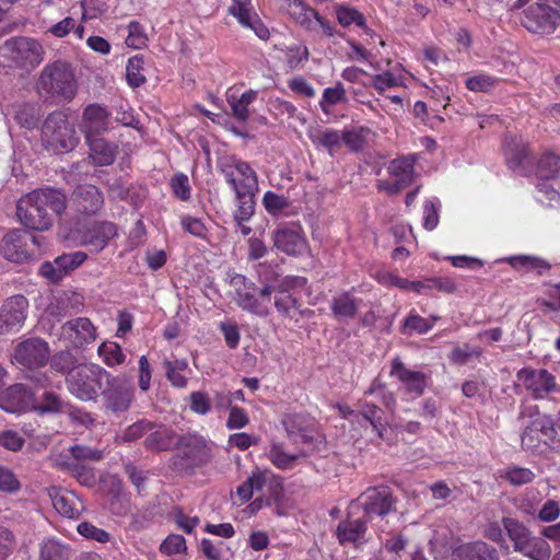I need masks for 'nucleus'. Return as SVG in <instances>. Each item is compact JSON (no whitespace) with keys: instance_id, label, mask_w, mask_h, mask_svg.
Instances as JSON below:
<instances>
[{"instance_id":"nucleus-1","label":"nucleus","mask_w":560,"mask_h":560,"mask_svg":"<svg viewBox=\"0 0 560 560\" xmlns=\"http://www.w3.org/2000/svg\"><path fill=\"white\" fill-rule=\"evenodd\" d=\"M67 208V197L61 190L40 188L24 196L16 206V215L27 229L46 231L52 226L54 215Z\"/></svg>"},{"instance_id":"nucleus-2","label":"nucleus","mask_w":560,"mask_h":560,"mask_svg":"<svg viewBox=\"0 0 560 560\" xmlns=\"http://www.w3.org/2000/svg\"><path fill=\"white\" fill-rule=\"evenodd\" d=\"M222 173L236 196L235 219L248 221L255 212L254 197L258 191L256 172L247 162L231 158L222 165Z\"/></svg>"},{"instance_id":"nucleus-3","label":"nucleus","mask_w":560,"mask_h":560,"mask_svg":"<svg viewBox=\"0 0 560 560\" xmlns=\"http://www.w3.org/2000/svg\"><path fill=\"white\" fill-rule=\"evenodd\" d=\"M530 418L521 436L522 447L532 454H542L550 448L557 436L553 420L550 416L541 415L537 406H525L520 418Z\"/></svg>"},{"instance_id":"nucleus-4","label":"nucleus","mask_w":560,"mask_h":560,"mask_svg":"<svg viewBox=\"0 0 560 560\" xmlns=\"http://www.w3.org/2000/svg\"><path fill=\"white\" fill-rule=\"evenodd\" d=\"M504 530L513 542L514 551L530 560H549L551 549L541 537L534 536L522 522L512 517L502 520Z\"/></svg>"},{"instance_id":"nucleus-5","label":"nucleus","mask_w":560,"mask_h":560,"mask_svg":"<svg viewBox=\"0 0 560 560\" xmlns=\"http://www.w3.org/2000/svg\"><path fill=\"white\" fill-rule=\"evenodd\" d=\"M230 284L235 289V302L240 307L260 317L269 314L270 295L273 291L270 284H264L261 289H258L254 282L248 281L245 276L240 273L231 276Z\"/></svg>"},{"instance_id":"nucleus-6","label":"nucleus","mask_w":560,"mask_h":560,"mask_svg":"<svg viewBox=\"0 0 560 560\" xmlns=\"http://www.w3.org/2000/svg\"><path fill=\"white\" fill-rule=\"evenodd\" d=\"M42 140L47 150L59 154L73 150L79 139L66 114L54 112L44 121Z\"/></svg>"},{"instance_id":"nucleus-7","label":"nucleus","mask_w":560,"mask_h":560,"mask_svg":"<svg viewBox=\"0 0 560 560\" xmlns=\"http://www.w3.org/2000/svg\"><path fill=\"white\" fill-rule=\"evenodd\" d=\"M107 370L98 364H79V366L66 377V385L70 394L82 401L96 400L104 385Z\"/></svg>"},{"instance_id":"nucleus-8","label":"nucleus","mask_w":560,"mask_h":560,"mask_svg":"<svg viewBox=\"0 0 560 560\" xmlns=\"http://www.w3.org/2000/svg\"><path fill=\"white\" fill-rule=\"evenodd\" d=\"M59 235L69 247L84 246L91 252L100 253L112 238L117 236V228L112 222L100 221L84 230L73 229L68 232L61 230Z\"/></svg>"},{"instance_id":"nucleus-9","label":"nucleus","mask_w":560,"mask_h":560,"mask_svg":"<svg viewBox=\"0 0 560 560\" xmlns=\"http://www.w3.org/2000/svg\"><path fill=\"white\" fill-rule=\"evenodd\" d=\"M0 55L18 68L32 70L43 62L45 50L37 39L19 36L5 40Z\"/></svg>"},{"instance_id":"nucleus-10","label":"nucleus","mask_w":560,"mask_h":560,"mask_svg":"<svg viewBox=\"0 0 560 560\" xmlns=\"http://www.w3.org/2000/svg\"><path fill=\"white\" fill-rule=\"evenodd\" d=\"M37 88L51 96H59L66 101L73 98L77 86L74 75L66 62L56 61L47 65L38 79Z\"/></svg>"},{"instance_id":"nucleus-11","label":"nucleus","mask_w":560,"mask_h":560,"mask_svg":"<svg viewBox=\"0 0 560 560\" xmlns=\"http://www.w3.org/2000/svg\"><path fill=\"white\" fill-rule=\"evenodd\" d=\"M100 396H102L103 406L107 411L120 413L131 407L135 400V387L126 375H113L107 371Z\"/></svg>"},{"instance_id":"nucleus-12","label":"nucleus","mask_w":560,"mask_h":560,"mask_svg":"<svg viewBox=\"0 0 560 560\" xmlns=\"http://www.w3.org/2000/svg\"><path fill=\"white\" fill-rule=\"evenodd\" d=\"M287 11L290 18L305 31L316 32L317 26H319L326 36L332 37L335 35L332 24L303 0H288Z\"/></svg>"},{"instance_id":"nucleus-13","label":"nucleus","mask_w":560,"mask_h":560,"mask_svg":"<svg viewBox=\"0 0 560 560\" xmlns=\"http://www.w3.org/2000/svg\"><path fill=\"white\" fill-rule=\"evenodd\" d=\"M357 506L362 508L363 516L369 521L376 515L385 516L394 506L392 491L385 486L369 488L358 498L357 503L352 504V509Z\"/></svg>"},{"instance_id":"nucleus-14","label":"nucleus","mask_w":560,"mask_h":560,"mask_svg":"<svg viewBox=\"0 0 560 560\" xmlns=\"http://www.w3.org/2000/svg\"><path fill=\"white\" fill-rule=\"evenodd\" d=\"M50 357L48 343L42 338H28L20 342L14 350L12 359L15 363L27 368L35 369L44 366Z\"/></svg>"},{"instance_id":"nucleus-15","label":"nucleus","mask_w":560,"mask_h":560,"mask_svg":"<svg viewBox=\"0 0 560 560\" xmlns=\"http://www.w3.org/2000/svg\"><path fill=\"white\" fill-rule=\"evenodd\" d=\"M560 14L548 7L546 2L539 1L524 11L522 24L532 33H551L555 31Z\"/></svg>"},{"instance_id":"nucleus-16","label":"nucleus","mask_w":560,"mask_h":560,"mask_svg":"<svg viewBox=\"0 0 560 560\" xmlns=\"http://www.w3.org/2000/svg\"><path fill=\"white\" fill-rule=\"evenodd\" d=\"M516 377L534 399L545 398L557 386L555 376L545 369H522Z\"/></svg>"},{"instance_id":"nucleus-17","label":"nucleus","mask_w":560,"mask_h":560,"mask_svg":"<svg viewBox=\"0 0 560 560\" xmlns=\"http://www.w3.org/2000/svg\"><path fill=\"white\" fill-rule=\"evenodd\" d=\"M27 300L23 295H14L5 301L0 310V332L18 331L26 318Z\"/></svg>"},{"instance_id":"nucleus-18","label":"nucleus","mask_w":560,"mask_h":560,"mask_svg":"<svg viewBox=\"0 0 560 560\" xmlns=\"http://www.w3.org/2000/svg\"><path fill=\"white\" fill-rule=\"evenodd\" d=\"M61 338L73 348H81L96 339V330L89 318L79 317L62 325Z\"/></svg>"},{"instance_id":"nucleus-19","label":"nucleus","mask_w":560,"mask_h":560,"mask_svg":"<svg viewBox=\"0 0 560 560\" xmlns=\"http://www.w3.org/2000/svg\"><path fill=\"white\" fill-rule=\"evenodd\" d=\"M74 210L81 214L94 215L103 208L104 197L94 185H79L72 194Z\"/></svg>"},{"instance_id":"nucleus-20","label":"nucleus","mask_w":560,"mask_h":560,"mask_svg":"<svg viewBox=\"0 0 560 560\" xmlns=\"http://www.w3.org/2000/svg\"><path fill=\"white\" fill-rule=\"evenodd\" d=\"M88 255L84 252L63 254L58 256L52 264H43L40 270L44 276L56 282L80 267Z\"/></svg>"},{"instance_id":"nucleus-21","label":"nucleus","mask_w":560,"mask_h":560,"mask_svg":"<svg viewBox=\"0 0 560 560\" xmlns=\"http://www.w3.org/2000/svg\"><path fill=\"white\" fill-rule=\"evenodd\" d=\"M47 491L55 510L65 517L75 520L84 510L83 502L74 492L57 487H50Z\"/></svg>"},{"instance_id":"nucleus-22","label":"nucleus","mask_w":560,"mask_h":560,"mask_svg":"<svg viewBox=\"0 0 560 560\" xmlns=\"http://www.w3.org/2000/svg\"><path fill=\"white\" fill-rule=\"evenodd\" d=\"M390 375L399 380L407 393L417 397L421 396L427 387L425 374L406 368L398 358L394 359L392 362Z\"/></svg>"},{"instance_id":"nucleus-23","label":"nucleus","mask_w":560,"mask_h":560,"mask_svg":"<svg viewBox=\"0 0 560 560\" xmlns=\"http://www.w3.org/2000/svg\"><path fill=\"white\" fill-rule=\"evenodd\" d=\"M370 521L363 515L358 518H347L337 526L336 535L340 545L352 544L361 546L366 542V524Z\"/></svg>"},{"instance_id":"nucleus-24","label":"nucleus","mask_w":560,"mask_h":560,"mask_svg":"<svg viewBox=\"0 0 560 560\" xmlns=\"http://www.w3.org/2000/svg\"><path fill=\"white\" fill-rule=\"evenodd\" d=\"M110 114L98 104H90L83 112L81 129L85 138L95 137L108 129Z\"/></svg>"},{"instance_id":"nucleus-25","label":"nucleus","mask_w":560,"mask_h":560,"mask_svg":"<svg viewBox=\"0 0 560 560\" xmlns=\"http://www.w3.org/2000/svg\"><path fill=\"white\" fill-rule=\"evenodd\" d=\"M32 402V393L23 384H14L0 393V408L11 412H21Z\"/></svg>"},{"instance_id":"nucleus-26","label":"nucleus","mask_w":560,"mask_h":560,"mask_svg":"<svg viewBox=\"0 0 560 560\" xmlns=\"http://www.w3.org/2000/svg\"><path fill=\"white\" fill-rule=\"evenodd\" d=\"M275 246L288 255H300L306 248V240L300 228H280L273 233Z\"/></svg>"},{"instance_id":"nucleus-27","label":"nucleus","mask_w":560,"mask_h":560,"mask_svg":"<svg viewBox=\"0 0 560 560\" xmlns=\"http://www.w3.org/2000/svg\"><path fill=\"white\" fill-rule=\"evenodd\" d=\"M282 423L285 428L289 439L294 444L304 445L312 442L313 438L310 434L312 421L306 416L299 413L287 415L284 416Z\"/></svg>"},{"instance_id":"nucleus-28","label":"nucleus","mask_w":560,"mask_h":560,"mask_svg":"<svg viewBox=\"0 0 560 560\" xmlns=\"http://www.w3.org/2000/svg\"><path fill=\"white\" fill-rule=\"evenodd\" d=\"M453 560H499V552L494 547L478 540L454 549Z\"/></svg>"},{"instance_id":"nucleus-29","label":"nucleus","mask_w":560,"mask_h":560,"mask_svg":"<svg viewBox=\"0 0 560 560\" xmlns=\"http://www.w3.org/2000/svg\"><path fill=\"white\" fill-rule=\"evenodd\" d=\"M503 150L510 168L514 171L529 162L528 149L520 137L512 135L505 136Z\"/></svg>"},{"instance_id":"nucleus-30","label":"nucleus","mask_w":560,"mask_h":560,"mask_svg":"<svg viewBox=\"0 0 560 560\" xmlns=\"http://www.w3.org/2000/svg\"><path fill=\"white\" fill-rule=\"evenodd\" d=\"M176 435L172 429L162 423L154 422V429L145 436L144 446L147 450L161 452L176 447Z\"/></svg>"},{"instance_id":"nucleus-31","label":"nucleus","mask_w":560,"mask_h":560,"mask_svg":"<svg viewBox=\"0 0 560 560\" xmlns=\"http://www.w3.org/2000/svg\"><path fill=\"white\" fill-rule=\"evenodd\" d=\"M176 448L186 459L187 466H198L201 464L205 444L200 436L192 434L179 435L176 439Z\"/></svg>"},{"instance_id":"nucleus-32","label":"nucleus","mask_w":560,"mask_h":560,"mask_svg":"<svg viewBox=\"0 0 560 560\" xmlns=\"http://www.w3.org/2000/svg\"><path fill=\"white\" fill-rule=\"evenodd\" d=\"M417 156L415 154L404 155L389 161L387 164V173L398 180L402 186L408 187L415 179V163Z\"/></svg>"},{"instance_id":"nucleus-33","label":"nucleus","mask_w":560,"mask_h":560,"mask_svg":"<svg viewBox=\"0 0 560 560\" xmlns=\"http://www.w3.org/2000/svg\"><path fill=\"white\" fill-rule=\"evenodd\" d=\"M258 96L255 90L245 91L237 95L232 90L226 93V102L231 107L232 116L241 122H245L249 118V105L253 104Z\"/></svg>"},{"instance_id":"nucleus-34","label":"nucleus","mask_w":560,"mask_h":560,"mask_svg":"<svg viewBox=\"0 0 560 560\" xmlns=\"http://www.w3.org/2000/svg\"><path fill=\"white\" fill-rule=\"evenodd\" d=\"M38 557L40 560H70L72 549L61 539L46 537L38 545Z\"/></svg>"},{"instance_id":"nucleus-35","label":"nucleus","mask_w":560,"mask_h":560,"mask_svg":"<svg viewBox=\"0 0 560 560\" xmlns=\"http://www.w3.org/2000/svg\"><path fill=\"white\" fill-rule=\"evenodd\" d=\"M90 148V158L93 163L100 166H107L114 163L117 154V148L106 142L103 138H85Z\"/></svg>"},{"instance_id":"nucleus-36","label":"nucleus","mask_w":560,"mask_h":560,"mask_svg":"<svg viewBox=\"0 0 560 560\" xmlns=\"http://www.w3.org/2000/svg\"><path fill=\"white\" fill-rule=\"evenodd\" d=\"M308 137L316 148H323L334 155L342 145L341 130L332 128H317L310 130Z\"/></svg>"},{"instance_id":"nucleus-37","label":"nucleus","mask_w":560,"mask_h":560,"mask_svg":"<svg viewBox=\"0 0 560 560\" xmlns=\"http://www.w3.org/2000/svg\"><path fill=\"white\" fill-rule=\"evenodd\" d=\"M22 245L21 234L18 231L9 232L2 238L1 253L8 260L21 262L27 257V252Z\"/></svg>"},{"instance_id":"nucleus-38","label":"nucleus","mask_w":560,"mask_h":560,"mask_svg":"<svg viewBox=\"0 0 560 560\" xmlns=\"http://www.w3.org/2000/svg\"><path fill=\"white\" fill-rule=\"evenodd\" d=\"M338 23L343 27L355 25L362 28L366 34L370 33V28L366 26V20L364 15L355 8L346 4H336L334 7Z\"/></svg>"},{"instance_id":"nucleus-39","label":"nucleus","mask_w":560,"mask_h":560,"mask_svg":"<svg viewBox=\"0 0 560 560\" xmlns=\"http://www.w3.org/2000/svg\"><path fill=\"white\" fill-rule=\"evenodd\" d=\"M359 302L349 292H343L334 298L331 311L339 318H353L358 312Z\"/></svg>"},{"instance_id":"nucleus-40","label":"nucleus","mask_w":560,"mask_h":560,"mask_svg":"<svg viewBox=\"0 0 560 560\" xmlns=\"http://www.w3.org/2000/svg\"><path fill=\"white\" fill-rule=\"evenodd\" d=\"M359 415H361L372 425L373 431L383 438L385 425L383 423V410L375 404L360 400L358 402Z\"/></svg>"},{"instance_id":"nucleus-41","label":"nucleus","mask_w":560,"mask_h":560,"mask_svg":"<svg viewBox=\"0 0 560 560\" xmlns=\"http://www.w3.org/2000/svg\"><path fill=\"white\" fill-rule=\"evenodd\" d=\"M304 455L305 454L303 451H300L296 454H289L285 452L282 444L276 443L271 445L268 453V458L277 468L285 470L292 469L295 466L298 459Z\"/></svg>"},{"instance_id":"nucleus-42","label":"nucleus","mask_w":560,"mask_h":560,"mask_svg":"<svg viewBox=\"0 0 560 560\" xmlns=\"http://www.w3.org/2000/svg\"><path fill=\"white\" fill-rule=\"evenodd\" d=\"M57 465L69 471L83 486L92 487L96 481L93 468L88 467L82 463L57 460Z\"/></svg>"},{"instance_id":"nucleus-43","label":"nucleus","mask_w":560,"mask_h":560,"mask_svg":"<svg viewBox=\"0 0 560 560\" xmlns=\"http://www.w3.org/2000/svg\"><path fill=\"white\" fill-rule=\"evenodd\" d=\"M165 376L174 387L185 388L188 380L182 372L188 369V363L184 359H176L174 361L165 360L163 362Z\"/></svg>"},{"instance_id":"nucleus-44","label":"nucleus","mask_w":560,"mask_h":560,"mask_svg":"<svg viewBox=\"0 0 560 560\" xmlns=\"http://www.w3.org/2000/svg\"><path fill=\"white\" fill-rule=\"evenodd\" d=\"M40 116V107L37 104L25 103L16 106L14 119L21 127L34 129Z\"/></svg>"},{"instance_id":"nucleus-45","label":"nucleus","mask_w":560,"mask_h":560,"mask_svg":"<svg viewBox=\"0 0 560 560\" xmlns=\"http://www.w3.org/2000/svg\"><path fill=\"white\" fill-rule=\"evenodd\" d=\"M499 476L515 487L530 483L535 478V474L529 468L517 465H510L501 469Z\"/></svg>"},{"instance_id":"nucleus-46","label":"nucleus","mask_w":560,"mask_h":560,"mask_svg":"<svg viewBox=\"0 0 560 560\" xmlns=\"http://www.w3.org/2000/svg\"><path fill=\"white\" fill-rule=\"evenodd\" d=\"M97 353L108 368L120 365L126 360L121 347L114 341L102 342L98 346Z\"/></svg>"},{"instance_id":"nucleus-47","label":"nucleus","mask_w":560,"mask_h":560,"mask_svg":"<svg viewBox=\"0 0 560 560\" xmlns=\"http://www.w3.org/2000/svg\"><path fill=\"white\" fill-rule=\"evenodd\" d=\"M457 289L456 283L450 278H429L422 281H416L415 292L424 293L436 290L444 293H453Z\"/></svg>"},{"instance_id":"nucleus-48","label":"nucleus","mask_w":560,"mask_h":560,"mask_svg":"<svg viewBox=\"0 0 560 560\" xmlns=\"http://www.w3.org/2000/svg\"><path fill=\"white\" fill-rule=\"evenodd\" d=\"M371 132L368 127H358L352 129L341 130L342 144L350 151L359 152L363 150L366 144V136Z\"/></svg>"},{"instance_id":"nucleus-49","label":"nucleus","mask_w":560,"mask_h":560,"mask_svg":"<svg viewBox=\"0 0 560 560\" xmlns=\"http://www.w3.org/2000/svg\"><path fill=\"white\" fill-rule=\"evenodd\" d=\"M50 366L54 371L67 377L79 366V363L71 352L59 351L51 357Z\"/></svg>"},{"instance_id":"nucleus-50","label":"nucleus","mask_w":560,"mask_h":560,"mask_svg":"<svg viewBox=\"0 0 560 560\" xmlns=\"http://www.w3.org/2000/svg\"><path fill=\"white\" fill-rule=\"evenodd\" d=\"M143 66L144 60L140 55H136L128 59L126 66V79L131 86L138 88L145 82Z\"/></svg>"},{"instance_id":"nucleus-51","label":"nucleus","mask_w":560,"mask_h":560,"mask_svg":"<svg viewBox=\"0 0 560 560\" xmlns=\"http://www.w3.org/2000/svg\"><path fill=\"white\" fill-rule=\"evenodd\" d=\"M541 178H557L560 176V158L551 152L542 154L537 165Z\"/></svg>"},{"instance_id":"nucleus-52","label":"nucleus","mask_w":560,"mask_h":560,"mask_svg":"<svg viewBox=\"0 0 560 560\" xmlns=\"http://www.w3.org/2000/svg\"><path fill=\"white\" fill-rule=\"evenodd\" d=\"M229 12L235 16L242 26L249 25L252 20L257 15L253 11L252 0H233Z\"/></svg>"},{"instance_id":"nucleus-53","label":"nucleus","mask_w":560,"mask_h":560,"mask_svg":"<svg viewBox=\"0 0 560 560\" xmlns=\"http://www.w3.org/2000/svg\"><path fill=\"white\" fill-rule=\"evenodd\" d=\"M346 101V90L341 82H337L334 86L327 88L323 92L319 106L324 113L329 112V107Z\"/></svg>"},{"instance_id":"nucleus-54","label":"nucleus","mask_w":560,"mask_h":560,"mask_svg":"<svg viewBox=\"0 0 560 560\" xmlns=\"http://www.w3.org/2000/svg\"><path fill=\"white\" fill-rule=\"evenodd\" d=\"M71 459L69 462L81 463L84 460L97 462L104 456L103 451L86 445H73L69 448Z\"/></svg>"},{"instance_id":"nucleus-55","label":"nucleus","mask_w":560,"mask_h":560,"mask_svg":"<svg viewBox=\"0 0 560 560\" xmlns=\"http://www.w3.org/2000/svg\"><path fill=\"white\" fill-rule=\"evenodd\" d=\"M128 36L126 37V45L135 49H141L147 46L148 36L143 26L138 21H131L128 26Z\"/></svg>"},{"instance_id":"nucleus-56","label":"nucleus","mask_w":560,"mask_h":560,"mask_svg":"<svg viewBox=\"0 0 560 560\" xmlns=\"http://www.w3.org/2000/svg\"><path fill=\"white\" fill-rule=\"evenodd\" d=\"M170 186L173 195L182 201H188L191 196V187L188 176L184 173H176L170 179Z\"/></svg>"},{"instance_id":"nucleus-57","label":"nucleus","mask_w":560,"mask_h":560,"mask_svg":"<svg viewBox=\"0 0 560 560\" xmlns=\"http://www.w3.org/2000/svg\"><path fill=\"white\" fill-rule=\"evenodd\" d=\"M18 547L15 534L5 526L0 525V560H8Z\"/></svg>"},{"instance_id":"nucleus-58","label":"nucleus","mask_w":560,"mask_h":560,"mask_svg":"<svg viewBox=\"0 0 560 560\" xmlns=\"http://www.w3.org/2000/svg\"><path fill=\"white\" fill-rule=\"evenodd\" d=\"M371 85L380 93L383 94L387 89L402 85V79L394 75L390 71H384L372 75Z\"/></svg>"},{"instance_id":"nucleus-59","label":"nucleus","mask_w":560,"mask_h":560,"mask_svg":"<svg viewBox=\"0 0 560 560\" xmlns=\"http://www.w3.org/2000/svg\"><path fill=\"white\" fill-rule=\"evenodd\" d=\"M186 550V539L177 534L168 535L160 545V552L165 556L184 553Z\"/></svg>"},{"instance_id":"nucleus-60","label":"nucleus","mask_w":560,"mask_h":560,"mask_svg":"<svg viewBox=\"0 0 560 560\" xmlns=\"http://www.w3.org/2000/svg\"><path fill=\"white\" fill-rule=\"evenodd\" d=\"M262 205L268 213L276 215L290 206L288 198L280 196L271 190L265 192Z\"/></svg>"},{"instance_id":"nucleus-61","label":"nucleus","mask_w":560,"mask_h":560,"mask_svg":"<svg viewBox=\"0 0 560 560\" xmlns=\"http://www.w3.org/2000/svg\"><path fill=\"white\" fill-rule=\"evenodd\" d=\"M21 487L16 475L10 468L0 465V492L16 493L21 490Z\"/></svg>"},{"instance_id":"nucleus-62","label":"nucleus","mask_w":560,"mask_h":560,"mask_svg":"<svg viewBox=\"0 0 560 560\" xmlns=\"http://www.w3.org/2000/svg\"><path fill=\"white\" fill-rule=\"evenodd\" d=\"M542 313L549 315L551 319L558 318L560 311V282L552 285L548 292V300L542 301Z\"/></svg>"},{"instance_id":"nucleus-63","label":"nucleus","mask_w":560,"mask_h":560,"mask_svg":"<svg viewBox=\"0 0 560 560\" xmlns=\"http://www.w3.org/2000/svg\"><path fill=\"white\" fill-rule=\"evenodd\" d=\"M285 61L291 69L302 66L308 58V49L305 45L290 46L284 51Z\"/></svg>"},{"instance_id":"nucleus-64","label":"nucleus","mask_w":560,"mask_h":560,"mask_svg":"<svg viewBox=\"0 0 560 560\" xmlns=\"http://www.w3.org/2000/svg\"><path fill=\"white\" fill-rule=\"evenodd\" d=\"M152 429H154V422L143 419L129 425L125 430L122 439L128 442L136 441L144 435L148 436Z\"/></svg>"}]
</instances>
